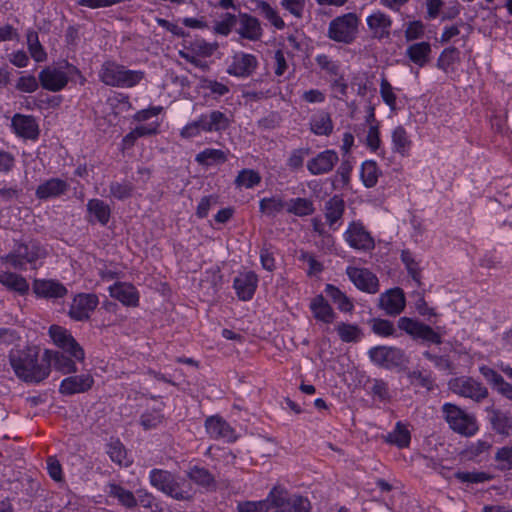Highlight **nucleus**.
Masks as SVG:
<instances>
[{
    "label": "nucleus",
    "instance_id": "f257e3e1",
    "mask_svg": "<svg viewBox=\"0 0 512 512\" xmlns=\"http://www.w3.org/2000/svg\"><path fill=\"white\" fill-rule=\"evenodd\" d=\"M38 357L37 347L12 349L9 353V362L19 379L27 383H39L49 376L50 365L44 360V355L41 361Z\"/></svg>",
    "mask_w": 512,
    "mask_h": 512
},
{
    "label": "nucleus",
    "instance_id": "f03ea898",
    "mask_svg": "<svg viewBox=\"0 0 512 512\" xmlns=\"http://www.w3.org/2000/svg\"><path fill=\"white\" fill-rule=\"evenodd\" d=\"M45 255V249L36 241L17 242L10 253L1 257V262L10 264L14 269L23 270L27 263L32 264Z\"/></svg>",
    "mask_w": 512,
    "mask_h": 512
},
{
    "label": "nucleus",
    "instance_id": "7ed1b4c3",
    "mask_svg": "<svg viewBox=\"0 0 512 512\" xmlns=\"http://www.w3.org/2000/svg\"><path fill=\"white\" fill-rule=\"evenodd\" d=\"M359 18L355 13H346L334 18L328 27V37L338 43L351 44L359 30Z\"/></svg>",
    "mask_w": 512,
    "mask_h": 512
},
{
    "label": "nucleus",
    "instance_id": "20e7f679",
    "mask_svg": "<svg viewBox=\"0 0 512 512\" xmlns=\"http://www.w3.org/2000/svg\"><path fill=\"white\" fill-rule=\"evenodd\" d=\"M442 412L444 419L453 431L464 436H472L478 431L476 418L459 406L445 403L442 406Z\"/></svg>",
    "mask_w": 512,
    "mask_h": 512
},
{
    "label": "nucleus",
    "instance_id": "39448f33",
    "mask_svg": "<svg viewBox=\"0 0 512 512\" xmlns=\"http://www.w3.org/2000/svg\"><path fill=\"white\" fill-rule=\"evenodd\" d=\"M274 512H310V501L300 495H290L287 490L275 486L270 491Z\"/></svg>",
    "mask_w": 512,
    "mask_h": 512
},
{
    "label": "nucleus",
    "instance_id": "423d86ee",
    "mask_svg": "<svg viewBox=\"0 0 512 512\" xmlns=\"http://www.w3.org/2000/svg\"><path fill=\"white\" fill-rule=\"evenodd\" d=\"M150 483L153 487L178 501H189L192 499L188 491L182 489V485L175 477L166 470L153 469L150 472Z\"/></svg>",
    "mask_w": 512,
    "mask_h": 512
},
{
    "label": "nucleus",
    "instance_id": "0eeeda50",
    "mask_svg": "<svg viewBox=\"0 0 512 512\" xmlns=\"http://www.w3.org/2000/svg\"><path fill=\"white\" fill-rule=\"evenodd\" d=\"M449 389L458 396L469 398L475 402H481L488 397V389L471 377H457L448 383Z\"/></svg>",
    "mask_w": 512,
    "mask_h": 512
},
{
    "label": "nucleus",
    "instance_id": "6e6552de",
    "mask_svg": "<svg viewBox=\"0 0 512 512\" xmlns=\"http://www.w3.org/2000/svg\"><path fill=\"white\" fill-rule=\"evenodd\" d=\"M49 334L54 343L64 352L68 353L76 361H84L85 353L83 348L68 330L58 325H52L49 328Z\"/></svg>",
    "mask_w": 512,
    "mask_h": 512
},
{
    "label": "nucleus",
    "instance_id": "1a4fd4ad",
    "mask_svg": "<svg viewBox=\"0 0 512 512\" xmlns=\"http://www.w3.org/2000/svg\"><path fill=\"white\" fill-rule=\"evenodd\" d=\"M370 359L385 368L402 366L407 362L405 353L396 347L378 346L369 350Z\"/></svg>",
    "mask_w": 512,
    "mask_h": 512
},
{
    "label": "nucleus",
    "instance_id": "9d476101",
    "mask_svg": "<svg viewBox=\"0 0 512 512\" xmlns=\"http://www.w3.org/2000/svg\"><path fill=\"white\" fill-rule=\"evenodd\" d=\"M98 303L99 300L95 294L80 293L73 298L68 315L75 321H86Z\"/></svg>",
    "mask_w": 512,
    "mask_h": 512
},
{
    "label": "nucleus",
    "instance_id": "9b49d317",
    "mask_svg": "<svg viewBox=\"0 0 512 512\" xmlns=\"http://www.w3.org/2000/svg\"><path fill=\"white\" fill-rule=\"evenodd\" d=\"M346 273L358 289L370 294H375L379 291L378 278L368 269L350 266L347 268Z\"/></svg>",
    "mask_w": 512,
    "mask_h": 512
},
{
    "label": "nucleus",
    "instance_id": "f8f14e48",
    "mask_svg": "<svg viewBox=\"0 0 512 512\" xmlns=\"http://www.w3.org/2000/svg\"><path fill=\"white\" fill-rule=\"evenodd\" d=\"M94 385V378L90 373L69 376L62 380L59 392L62 395L85 393Z\"/></svg>",
    "mask_w": 512,
    "mask_h": 512
},
{
    "label": "nucleus",
    "instance_id": "ddd939ff",
    "mask_svg": "<svg viewBox=\"0 0 512 512\" xmlns=\"http://www.w3.org/2000/svg\"><path fill=\"white\" fill-rule=\"evenodd\" d=\"M339 157L334 150H325L307 162V169L312 175L327 174L338 163Z\"/></svg>",
    "mask_w": 512,
    "mask_h": 512
},
{
    "label": "nucleus",
    "instance_id": "4468645a",
    "mask_svg": "<svg viewBox=\"0 0 512 512\" xmlns=\"http://www.w3.org/2000/svg\"><path fill=\"white\" fill-rule=\"evenodd\" d=\"M237 23L239 27L236 32L243 39H247L250 41H258L261 39L263 35V29L261 27L260 21L248 14V13H240L237 19Z\"/></svg>",
    "mask_w": 512,
    "mask_h": 512
},
{
    "label": "nucleus",
    "instance_id": "2eb2a0df",
    "mask_svg": "<svg viewBox=\"0 0 512 512\" xmlns=\"http://www.w3.org/2000/svg\"><path fill=\"white\" fill-rule=\"evenodd\" d=\"M258 61L252 54L237 53L233 56V61L227 69V73L237 77H248L256 69Z\"/></svg>",
    "mask_w": 512,
    "mask_h": 512
},
{
    "label": "nucleus",
    "instance_id": "dca6fc26",
    "mask_svg": "<svg viewBox=\"0 0 512 512\" xmlns=\"http://www.w3.org/2000/svg\"><path fill=\"white\" fill-rule=\"evenodd\" d=\"M379 306L388 315L400 314L405 308V296L402 289L394 288L383 293L379 299Z\"/></svg>",
    "mask_w": 512,
    "mask_h": 512
},
{
    "label": "nucleus",
    "instance_id": "f3484780",
    "mask_svg": "<svg viewBox=\"0 0 512 512\" xmlns=\"http://www.w3.org/2000/svg\"><path fill=\"white\" fill-rule=\"evenodd\" d=\"M39 81L44 89L57 92L67 85L68 77L57 68L46 67L39 73Z\"/></svg>",
    "mask_w": 512,
    "mask_h": 512
},
{
    "label": "nucleus",
    "instance_id": "a211bd4d",
    "mask_svg": "<svg viewBox=\"0 0 512 512\" xmlns=\"http://www.w3.org/2000/svg\"><path fill=\"white\" fill-rule=\"evenodd\" d=\"M366 21L373 38L378 40L389 38L392 20L388 15L382 11H375L367 17Z\"/></svg>",
    "mask_w": 512,
    "mask_h": 512
},
{
    "label": "nucleus",
    "instance_id": "6ab92c4d",
    "mask_svg": "<svg viewBox=\"0 0 512 512\" xmlns=\"http://www.w3.org/2000/svg\"><path fill=\"white\" fill-rule=\"evenodd\" d=\"M205 427L212 438H222L228 442L236 440L234 429L219 416H211L207 418L205 421Z\"/></svg>",
    "mask_w": 512,
    "mask_h": 512
},
{
    "label": "nucleus",
    "instance_id": "aec40b11",
    "mask_svg": "<svg viewBox=\"0 0 512 512\" xmlns=\"http://www.w3.org/2000/svg\"><path fill=\"white\" fill-rule=\"evenodd\" d=\"M345 236L349 245L355 249L369 250L374 247L372 237L359 224H351Z\"/></svg>",
    "mask_w": 512,
    "mask_h": 512
},
{
    "label": "nucleus",
    "instance_id": "412c9836",
    "mask_svg": "<svg viewBox=\"0 0 512 512\" xmlns=\"http://www.w3.org/2000/svg\"><path fill=\"white\" fill-rule=\"evenodd\" d=\"M111 297L117 299L125 306L136 307L139 302V294L132 284L118 282L109 287Z\"/></svg>",
    "mask_w": 512,
    "mask_h": 512
},
{
    "label": "nucleus",
    "instance_id": "4be33fe9",
    "mask_svg": "<svg viewBox=\"0 0 512 512\" xmlns=\"http://www.w3.org/2000/svg\"><path fill=\"white\" fill-rule=\"evenodd\" d=\"M33 291L39 297L43 298H62L67 295V288L54 280H35L33 283Z\"/></svg>",
    "mask_w": 512,
    "mask_h": 512
},
{
    "label": "nucleus",
    "instance_id": "5701e85b",
    "mask_svg": "<svg viewBox=\"0 0 512 512\" xmlns=\"http://www.w3.org/2000/svg\"><path fill=\"white\" fill-rule=\"evenodd\" d=\"M66 352L60 351H44V360L49 365L53 366L57 371L62 374H72L77 372L75 361L65 355Z\"/></svg>",
    "mask_w": 512,
    "mask_h": 512
},
{
    "label": "nucleus",
    "instance_id": "b1692460",
    "mask_svg": "<svg viewBox=\"0 0 512 512\" xmlns=\"http://www.w3.org/2000/svg\"><path fill=\"white\" fill-rule=\"evenodd\" d=\"M257 282V275L252 271L237 276L234 279V288L238 297L244 301L250 300L256 290Z\"/></svg>",
    "mask_w": 512,
    "mask_h": 512
},
{
    "label": "nucleus",
    "instance_id": "393cba45",
    "mask_svg": "<svg viewBox=\"0 0 512 512\" xmlns=\"http://www.w3.org/2000/svg\"><path fill=\"white\" fill-rule=\"evenodd\" d=\"M66 181L59 178H52L40 184L36 189V196L39 199L58 197L68 190Z\"/></svg>",
    "mask_w": 512,
    "mask_h": 512
},
{
    "label": "nucleus",
    "instance_id": "a878e982",
    "mask_svg": "<svg viewBox=\"0 0 512 512\" xmlns=\"http://www.w3.org/2000/svg\"><path fill=\"white\" fill-rule=\"evenodd\" d=\"M431 52L430 43L423 41L409 45L405 55L415 65L424 67L430 61Z\"/></svg>",
    "mask_w": 512,
    "mask_h": 512
},
{
    "label": "nucleus",
    "instance_id": "bb28decb",
    "mask_svg": "<svg viewBox=\"0 0 512 512\" xmlns=\"http://www.w3.org/2000/svg\"><path fill=\"white\" fill-rule=\"evenodd\" d=\"M15 132L25 138L34 139L38 135V126L31 116L15 115L12 119Z\"/></svg>",
    "mask_w": 512,
    "mask_h": 512
},
{
    "label": "nucleus",
    "instance_id": "cd10ccee",
    "mask_svg": "<svg viewBox=\"0 0 512 512\" xmlns=\"http://www.w3.org/2000/svg\"><path fill=\"white\" fill-rule=\"evenodd\" d=\"M204 122V132H220L230 126V120L221 111L213 110L210 113L202 114Z\"/></svg>",
    "mask_w": 512,
    "mask_h": 512
},
{
    "label": "nucleus",
    "instance_id": "c85d7f7f",
    "mask_svg": "<svg viewBox=\"0 0 512 512\" xmlns=\"http://www.w3.org/2000/svg\"><path fill=\"white\" fill-rule=\"evenodd\" d=\"M310 309L315 319L324 323H332L335 317L333 309L322 295L312 299Z\"/></svg>",
    "mask_w": 512,
    "mask_h": 512
},
{
    "label": "nucleus",
    "instance_id": "c756f323",
    "mask_svg": "<svg viewBox=\"0 0 512 512\" xmlns=\"http://www.w3.org/2000/svg\"><path fill=\"white\" fill-rule=\"evenodd\" d=\"M222 281V275L219 268H212L205 271L200 279L199 286L207 296L214 295Z\"/></svg>",
    "mask_w": 512,
    "mask_h": 512
},
{
    "label": "nucleus",
    "instance_id": "7c9ffc66",
    "mask_svg": "<svg viewBox=\"0 0 512 512\" xmlns=\"http://www.w3.org/2000/svg\"><path fill=\"white\" fill-rule=\"evenodd\" d=\"M0 283L7 289L17 292L20 295H25L29 290L27 280L21 275L12 272H1Z\"/></svg>",
    "mask_w": 512,
    "mask_h": 512
},
{
    "label": "nucleus",
    "instance_id": "2f4dec72",
    "mask_svg": "<svg viewBox=\"0 0 512 512\" xmlns=\"http://www.w3.org/2000/svg\"><path fill=\"white\" fill-rule=\"evenodd\" d=\"M311 131L319 136H329L333 131V121L328 112L320 111L310 121Z\"/></svg>",
    "mask_w": 512,
    "mask_h": 512
},
{
    "label": "nucleus",
    "instance_id": "473e14b6",
    "mask_svg": "<svg viewBox=\"0 0 512 512\" xmlns=\"http://www.w3.org/2000/svg\"><path fill=\"white\" fill-rule=\"evenodd\" d=\"M187 476L195 484L206 488L207 490L216 489V480L214 476L204 467L194 466L192 467Z\"/></svg>",
    "mask_w": 512,
    "mask_h": 512
},
{
    "label": "nucleus",
    "instance_id": "72a5a7b5",
    "mask_svg": "<svg viewBox=\"0 0 512 512\" xmlns=\"http://www.w3.org/2000/svg\"><path fill=\"white\" fill-rule=\"evenodd\" d=\"M124 66L115 62L107 61L100 70V79L108 86L117 87Z\"/></svg>",
    "mask_w": 512,
    "mask_h": 512
},
{
    "label": "nucleus",
    "instance_id": "f704fd0d",
    "mask_svg": "<svg viewBox=\"0 0 512 512\" xmlns=\"http://www.w3.org/2000/svg\"><path fill=\"white\" fill-rule=\"evenodd\" d=\"M345 202L340 196H333L325 204V217L330 226H333L343 216Z\"/></svg>",
    "mask_w": 512,
    "mask_h": 512
},
{
    "label": "nucleus",
    "instance_id": "c9c22d12",
    "mask_svg": "<svg viewBox=\"0 0 512 512\" xmlns=\"http://www.w3.org/2000/svg\"><path fill=\"white\" fill-rule=\"evenodd\" d=\"M254 3L255 10L258 11L265 19H267L272 26L278 30H282L285 27L284 20L268 2L263 0H255Z\"/></svg>",
    "mask_w": 512,
    "mask_h": 512
},
{
    "label": "nucleus",
    "instance_id": "e433bc0d",
    "mask_svg": "<svg viewBox=\"0 0 512 512\" xmlns=\"http://www.w3.org/2000/svg\"><path fill=\"white\" fill-rule=\"evenodd\" d=\"M490 412V423L492 428L501 435L509 436L512 432V422L510 418L497 409L488 410Z\"/></svg>",
    "mask_w": 512,
    "mask_h": 512
},
{
    "label": "nucleus",
    "instance_id": "4c0bfd02",
    "mask_svg": "<svg viewBox=\"0 0 512 512\" xmlns=\"http://www.w3.org/2000/svg\"><path fill=\"white\" fill-rule=\"evenodd\" d=\"M195 161L203 166L222 164L227 161V153L220 149L207 148L196 155Z\"/></svg>",
    "mask_w": 512,
    "mask_h": 512
},
{
    "label": "nucleus",
    "instance_id": "58836bf2",
    "mask_svg": "<svg viewBox=\"0 0 512 512\" xmlns=\"http://www.w3.org/2000/svg\"><path fill=\"white\" fill-rule=\"evenodd\" d=\"M286 211L290 214L304 217L312 215L315 208L312 200L308 198H295L287 203Z\"/></svg>",
    "mask_w": 512,
    "mask_h": 512
},
{
    "label": "nucleus",
    "instance_id": "ea45409f",
    "mask_svg": "<svg viewBox=\"0 0 512 512\" xmlns=\"http://www.w3.org/2000/svg\"><path fill=\"white\" fill-rule=\"evenodd\" d=\"M88 212L93 215L102 225H106L110 219L111 210L109 205L100 199H91L87 203Z\"/></svg>",
    "mask_w": 512,
    "mask_h": 512
},
{
    "label": "nucleus",
    "instance_id": "a19ab883",
    "mask_svg": "<svg viewBox=\"0 0 512 512\" xmlns=\"http://www.w3.org/2000/svg\"><path fill=\"white\" fill-rule=\"evenodd\" d=\"M109 495L116 498L126 508L131 509L137 506V499L134 494L120 485L110 484Z\"/></svg>",
    "mask_w": 512,
    "mask_h": 512
},
{
    "label": "nucleus",
    "instance_id": "79ce46f5",
    "mask_svg": "<svg viewBox=\"0 0 512 512\" xmlns=\"http://www.w3.org/2000/svg\"><path fill=\"white\" fill-rule=\"evenodd\" d=\"M326 295L338 306L341 311L350 312L353 309L352 302L337 287L328 284L325 289Z\"/></svg>",
    "mask_w": 512,
    "mask_h": 512
},
{
    "label": "nucleus",
    "instance_id": "37998d69",
    "mask_svg": "<svg viewBox=\"0 0 512 512\" xmlns=\"http://www.w3.org/2000/svg\"><path fill=\"white\" fill-rule=\"evenodd\" d=\"M287 208V203L280 197L263 198L259 203V209L267 216H274L275 214Z\"/></svg>",
    "mask_w": 512,
    "mask_h": 512
},
{
    "label": "nucleus",
    "instance_id": "c03bdc74",
    "mask_svg": "<svg viewBox=\"0 0 512 512\" xmlns=\"http://www.w3.org/2000/svg\"><path fill=\"white\" fill-rule=\"evenodd\" d=\"M380 171L376 162L365 161L361 167V179L367 188L374 187L378 181Z\"/></svg>",
    "mask_w": 512,
    "mask_h": 512
},
{
    "label": "nucleus",
    "instance_id": "a18cd8bd",
    "mask_svg": "<svg viewBox=\"0 0 512 512\" xmlns=\"http://www.w3.org/2000/svg\"><path fill=\"white\" fill-rule=\"evenodd\" d=\"M410 432L400 422L397 423L393 432L389 433L386 441L398 446L399 448L408 447L410 443Z\"/></svg>",
    "mask_w": 512,
    "mask_h": 512
},
{
    "label": "nucleus",
    "instance_id": "49530a36",
    "mask_svg": "<svg viewBox=\"0 0 512 512\" xmlns=\"http://www.w3.org/2000/svg\"><path fill=\"white\" fill-rule=\"evenodd\" d=\"M272 509L270 493L265 500L261 501H242L237 504L238 512H268Z\"/></svg>",
    "mask_w": 512,
    "mask_h": 512
},
{
    "label": "nucleus",
    "instance_id": "de8ad7c7",
    "mask_svg": "<svg viewBox=\"0 0 512 512\" xmlns=\"http://www.w3.org/2000/svg\"><path fill=\"white\" fill-rule=\"evenodd\" d=\"M460 61V52L455 47H448L442 51L438 60L437 66L443 71L447 72L455 63Z\"/></svg>",
    "mask_w": 512,
    "mask_h": 512
},
{
    "label": "nucleus",
    "instance_id": "09e8293b",
    "mask_svg": "<svg viewBox=\"0 0 512 512\" xmlns=\"http://www.w3.org/2000/svg\"><path fill=\"white\" fill-rule=\"evenodd\" d=\"M27 44L29 52L36 62H43L46 60V52L39 42L38 34L35 31H29L27 33Z\"/></svg>",
    "mask_w": 512,
    "mask_h": 512
},
{
    "label": "nucleus",
    "instance_id": "8fccbe9b",
    "mask_svg": "<svg viewBox=\"0 0 512 512\" xmlns=\"http://www.w3.org/2000/svg\"><path fill=\"white\" fill-rule=\"evenodd\" d=\"M261 182V176L252 169H243L235 179L237 187L253 188Z\"/></svg>",
    "mask_w": 512,
    "mask_h": 512
},
{
    "label": "nucleus",
    "instance_id": "3c124183",
    "mask_svg": "<svg viewBox=\"0 0 512 512\" xmlns=\"http://www.w3.org/2000/svg\"><path fill=\"white\" fill-rule=\"evenodd\" d=\"M145 77V73L140 70H129L125 66L121 73L120 81L117 87L131 88L140 83Z\"/></svg>",
    "mask_w": 512,
    "mask_h": 512
},
{
    "label": "nucleus",
    "instance_id": "603ef678",
    "mask_svg": "<svg viewBox=\"0 0 512 512\" xmlns=\"http://www.w3.org/2000/svg\"><path fill=\"white\" fill-rule=\"evenodd\" d=\"M336 330L343 342H356L362 336V331L357 325L340 323Z\"/></svg>",
    "mask_w": 512,
    "mask_h": 512
},
{
    "label": "nucleus",
    "instance_id": "864d4df0",
    "mask_svg": "<svg viewBox=\"0 0 512 512\" xmlns=\"http://www.w3.org/2000/svg\"><path fill=\"white\" fill-rule=\"evenodd\" d=\"M109 189L111 196L118 200H124L132 196L134 186L129 181H114L110 183Z\"/></svg>",
    "mask_w": 512,
    "mask_h": 512
},
{
    "label": "nucleus",
    "instance_id": "5fc2aeb1",
    "mask_svg": "<svg viewBox=\"0 0 512 512\" xmlns=\"http://www.w3.org/2000/svg\"><path fill=\"white\" fill-rule=\"evenodd\" d=\"M401 260L405 264L406 269L413 280L417 283L418 286H420L421 270L412 253L409 250H403L401 253Z\"/></svg>",
    "mask_w": 512,
    "mask_h": 512
},
{
    "label": "nucleus",
    "instance_id": "6e6d98bb",
    "mask_svg": "<svg viewBox=\"0 0 512 512\" xmlns=\"http://www.w3.org/2000/svg\"><path fill=\"white\" fill-rule=\"evenodd\" d=\"M372 331L382 337H389L394 335L396 329L393 323L386 319L373 318L370 320Z\"/></svg>",
    "mask_w": 512,
    "mask_h": 512
},
{
    "label": "nucleus",
    "instance_id": "4d7b16f0",
    "mask_svg": "<svg viewBox=\"0 0 512 512\" xmlns=\"http://www.w3.org/2000/svg\"><path fill=\"white\" fill-rule=\"evenodd\" d=\"M392 140L395 150L401 154H404L411 144L407 132L402 126H398L395 128L392 134Z\"/></svg>",
    "mask_w": 512,
    "mask_h": 512
},
{
    "label": "nucleus",
    "instance_id": "13d9d810",
    "mask_svg": "<svg viewBox=\"0 0 512 512\" xmlns=\"http://www.w3.org/2000/svg\"><path fill=\"white\" fill-rule=\"evenodd\" d=\"M107 453L113 462L119 465H128L126 450L119 441L110 443Z\"/></svg>",
    "mask_w": 512,
    "mask_h": 512
},
{
    "label": "nucleus",
    "instance_id": "bf43d9fd",
    "mask_svg": "<svg viewBox=\"0 0 512 512\" xmlns=\"http://www.w3.org/2000/svg\"><path fill=\"white\" fill-rule=\"evenodd\" d=\"M408 378L411 385L423 387L427 391H431L434 388V380L428 374H423L420 371H412L408 374Z\"/></svg>",
    "mask_w": 512,
    "mask_h": 512
},
{
    "label": "nucleus",
    "instance_id": "052dcab7",
    "mask_svg": "<svg viewBox=\"0 0 512 512\" xmlns=\"http://www.w3.org/2000/svg\"><path fill=\"white\" fill-rule=\"evenodd\" d=\"M236 24L237 17L234 14L225 13L222 20L215 23L214 32L227 36Z\"/></svg>",
    "mask_w": 512,
    "mask_h": 512
},
{
    "label": "nucleus",
    "instance_id": "680f3d73",
    "mask_svg": "<svg viewBox=\"0 0 512 512\" xmlns=\"http://www.w3.org/2000/svg\"><path fill=\"white\" fill-rule=\"evenodd\" d=\"M380 94L383 101L390 107L391 110L396 109V95L393 92L392 85L386 78H383L380 83Z\"/></svg>",
    "mask_w": 512,
    "mask_h": 512
},
{
    "label": "nucleus",
    "instance_id": "e2e57ef3",
    "mask_svg": "<svg viewBox=\"0 0 512 512\" xmlns=\"http://www.w3.org/2000/svg\"><path fill=\"white\" fill-rule=\"evenodd\" d=\"M455 477L467 483H482L490 480V476L484 472H456Z\"/></svg>",
    "mask_w": 512,
    "mask_h": 512
},
{
    "label": "nucleus",
    "instance_id": "0e129e2a",
    "mask_svg": "<svg viewBox=\"0 0 512 512\" xmlns=\"http://www.w3.org/2000/svg\"><path fill=\"white\" fill-rule=\"evenodd\" d=\"M424 24L421 21H411L407 24L405 29L406 41H413L420 39L424 35Z\"/></svg>",
    "mask_w": 512,
    "mask_h": 512
},
{
    "label": "nucleus",
    "instance_id": "69168bd1",
    "mask_svg": "<svg viewBox=\"0 0 512 512\" xmlns=\"http://www.w3.org/2000/svg\"><path fill=\"white\" fill-rule=\"evenodd\" d=\"M163 415L158 411L146 412L141 416V425L144 429H152L162 423Z\"/></svg>",
    "mask_w": 512,
    "mask_h": 512
},
{
    "label": "nucleus",
    "instance_id": "338daca9",
    "mask_svg": "<svg viewBox=\"0 0 512 512\" xmlns=\"http://www.w3.org/2000/svg\"><path fill=\"white\" fill-rule=\"evenodd\" d=\"M308 153V149L293 150L287 160V166L292 170L300 169L303 166L304 158Z\"/></svg>",
    "mask_w": 512,
    "mask_h": 512
},
{
    "label": "nucleus",
    "instance_id": "774afa93",
    "mask_svg": "<svg viewBox=\"0 0 512 512\" xmlns=\"http://www.w3.org/2000/svg\"><path fill=\"white\" fill-rule=\"evenodd\" d=\"M422 323L408 317H401L398 320V327L407 334L416 337Z\"/></svg>",
    "mask_w": 512,
    "mask_h": 512
}]
</instances>
